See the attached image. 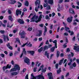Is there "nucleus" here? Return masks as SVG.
<instances>
[{
    "mask_svg": "<svg viewBox=\"0 0 79 79\" xmlns=\"http://www.w3.org/2000/svg\"><path fill=\"white\" fill-rule=\"evenodd\" d=\"M16 41H17V42H18L19 43V44L20 45H21V43L20 42V41H19V39L16 38Z\"/></svg>",
    "mask_w": 79,
    "mask_h": 79,
    "instance_id": "35",
    "label": "nucleus"
},
{
    "mask_svg": "<svg viewBox=\"0 0 79 79\" xmlns=\"http://www.w3.org/2000/svg\"><path fill=\"white\" fill-rule=\"evenodd\" d=\"M24 12H23L22 14L21 15V18H22L23 17V16H24Z\"/></svg>",
    "mask_w": 79,
    "mask_h": 79,
    "instance_id": "58",
    "label": "nucleus"
},
{
    "mask_svg": "<svg viewBox=\"0 0 79 79\" xmlns=\"http://www.w3.org/2000/svg\"><path fill=\"white\" fill-rule=\"evenodd\" d=\"M38 79H44V77L42 76H40V75H38L36 76Z\"/></svg>",
    "mask_w": 79,
    "mask_h": 79,
    "instance_id": "14",
    "label": "nucleus"
},
{
    "mask_svg": "<svg viewBox=\"0 0 79 79\" xmlns=\"http://www.w3.org/2000/svg\"><path fill=\"white\" fill-rule=\"evenodd\" d=\"M46 19H49V16L48 15H46Z\"/></svg>",
    "mask_w": 79,
    "mask_h": 79,
    "instance_id": "60",
    "label": "nucleus"
},
{
    "mask_svg": "<svg viewBox=\"0 0 79 79\" xmlns=\"http://www.w3.org/2000/svg\"><path fill=\"white\" fill-rule=\"evenodd\" d=\"M58 64H56V69H58Z\"/></svg>",
    "mask_w": 79,
    "mask_h": 79,
    "instance_id": "55",
    "label": "nucleus"
},
{
    "mask_svg": "<svg viewBox=\"0 0 79 79\" xmlns=\"http://www.w3.org/2000/svg\"><path fill=\"white\" fill-rule=\"evenodd\" d=\"M36 7L35 8V10L36 12L39 11V9L40 8V0H37L35 2Z\"/></svg>",
    "mask_w": 79,
    "mask_h": 79,
    "instance_id": "2",
    "label": "nucleus"
},
{
    "mask_svg": "<svg viewBox=\"0 0 79 79\" xmlns=\"http://www.w3.org/2000/svg\"><path fill=\"white\" fill-rule=\"evenodd\" d=\"M37 67L35 68H34L33 69V71L34 72H36V71H37Z\"/></svg>",
    "mask_w": 79,
    "mask_h": 79,
    "instance_id": "42",
    "label": "nucleus"
},
{
    "mask_svg": "<svg viewBox=\"0 0 79 79\" xmlns=\"http://www.w3.org/2000/svg\"><path fill=\"white\" fill-rule=\"evenodd\" d=\"M61 72V68H59V70L57 71V74H60V73Z\"/></svg>",
    "mask_w": 79,
    "mask_h": 79,
    "instance_id": "29",
    "label": "nucleus"
},
{
    "mask_svg": "<svg viewBox=\"0 0 79 79\" xmlns=\"http://www.w3.org/2000/svg\"><path fill=\"white\" fill-rule=\"evenodd\" d=\"M14 68L11 69L10 70V71H16V70L19 71L20 70V67L19 65L16 64L14 66Z\"/></svg>",
    "mask_w": 79,
    "mask_h": 79,
    "instance_id": "3",
    "label": "nucleus"
},
{
    "mask_svg": "<svg viewBox=\"0 0 79 79\" xmlns=\"http://www.w3.org/2000/svg\"><path fill=\"white\" fill-rule=\"evenodd\" d=\"M32 27H29L28 29H27V30L29 31H31L32 30Z\"/></svg>",
    "mask_w": 79,
    "mask_h": 79,
    "instance_id": "37",
    "label": "nucleus"
},
{
    "mask_svg": "<svg viewBox=\"0 0 79 79\" xmlns=\"http://www.w3.org/2000/svg\"><path fill=\"white\" fill-rule=\"evenodd\" d=\"M1 57H2V58H4V57H5V55L3 54H1Z\"/></svg>",
    "mask_w": 79,
    "mask_h": 79,
    "instance_id": "44",
    "label": "nucleus"
},
{
    "mask_svg": "<svg viewBox=\"0 0 79 79\" xmlns=\"http://www.w3.org/2000/svg\"><path fill=\"white\" fill-rule=\"evenodd\" d=\"M74 50H76V51H79V46H74Z\"/></svg>",
    "mask_w": 79,
    "mask_h": 79,
    "instance_id": "19",
    "label": "nucleus"
},
{
    "mask_svg": "<svg viewBox=\"0 0 79 79\" xmlns=\"http://www.w3.org/2000/svg\"><path fill=\"white\" fill-rule=\"evenodd\" d=\"M52 42L53 44H55V46L56 47V48H57V41L56 40H55L54 41H53Z\"/></svg>",
    "mask_w": 79,
    "mask_h": 79,
    "instance_id": "17",
    "label": "nucleus"
},
{
    "mask_svg": "<svg viewBox=\"0 0 79 79\" xmlns=\"http://www.w3.org/2000/svg\"><path fill=\"white\" fill-rule=\"evenodd\" d=\"M60 52L57 51V53H56V56H57V57H58L60 55Z\"/></svg>",
    "mask_w": 79,
    "mask_h": 79,
    "instance_id": "32",
    "label": "nucleus"
},
{
    "mask_svg": "<svg viewBox=\"0 0 79 79\" xmlns=\"http://www.w3.org/2000/svg\"><path fill=\"white\" fill-rule=\"evenodd\" d=\"M25 5L27 6H29V2L27 1H25Z\"/></svg>",
    "mask_w": 79,
    "mask_h": 79,
    "instance_id": "25",
    "label": "nucleus"
},
{
    "mask_svg": "<svg viewBox=\"0 0 79 79\" xmlns=\"http://www.w3.org/2000/svg\"><path fill=\"white\" fill-rule=\"evenodd\" d=\"M36 78H37V76H36V77H34V78H31V79H36Z\"/></svg>",
    "mask_w": 79,
    "mask_h": 79,
    "instance_id": "64",
    "label": "nucleus"
},
{
    "mask_svg": "<svg viewBox=\"0 0 79 79\" xmlns=\"http://www.w3.org/2000/svg\"><path fill=\"white\" fill-rule=\"evenodd\" d=\"M31 44V43L29 42H28L26 43H25V44H23V45H22L21 47H25V45H27V46H28L29 47H31L32 46V44Z\"/></svg>",
    "mask_w": 79,
    "mask_h": 79,
    "instance_id": "6",
    "label": "nucleus"
},
{
    "mask_svg": "<svg viewBox=\"0 0 79 79\" xmlns=\"http://www.w3.org/2000/svg\"><path fill=\"white\" fill-rule=\"evenodd\" d=\"M63 1V0H59V3H62Z\"/></svg>",
    "mask_w": 79,
    "mask_h": 79,
    "instance_id": "62",
    "label": "nucleus"
},
{
    "mask_svg": "<svg viewBox=\"0 0 79 79\" xmlns=\"http://www.w3.org/2000/svg\"><path fill=\"white\" fill-rule=\"evenodd\" d=\"M18 3L19 4V5L18 6V7L19 8H20V7H21V6H22V4H21V3L19 2H18Z\"/></svg>",
    "mask_w": 79,
    "mask_h": 79,
    "instance_id": "31",
    "label": "nucleus"
},
{
    "mask_svg": "<svg viewBox=\"0 0 79 79\" xmlns=\"http://www.w3.org/2000/svg\"><path fill=\"white\" fill-rule=\"evenodd\" d=\"M55 48H56V47L55 46L51 48L50 51L51 52H54L55 50Z\"/></svg>",
    "mask_w": 79,
    "mask_h": 79,
    "instance_id": "20",
    "label": "nucleus"
},
{
    "mask_svg": "<svg viewBox=\"0 0 79 79\" xmlns=\"http://www.w3.org/2000/svg\"><path fill=\"white\" fill-rule=\"evenodd\" d=\"M48 75L49 77V79H53V75H52V73H48Z\"/></svg>",
    "mask_w": 79,
    "mask_h": 79,
    "instance_id": "11",
    "label": "nucleus"
},
{
    "mask_svg": "<svg viewBox=\"0 0 79 79\" xmlns=\"http://www.w3.org/2000/svg\"><path fill=\"white\" fill-rule=\"evenodd\" d=\"M64 35L65 36V35L66 36H68V33H67V32H65L64 33Z\"/></svg>",
    "mask_w": 79,
    "mask_h": 79,
    "instance_id": "48",
    "label": "nucleus"
},
{
    "mask_svg": "<svg viewBox=\"0 0 79 79\" xmlns=\"http://www.w3.org/2000/svg\"><path fill=\"white\" fill-rule=\"evenodd\" d=\"M66 51L67 52H70L69 48H67Z\"/></svg>",
    "mask_w": 79,
    "mask_h": 79,
    "instance_id": "53",
    "label": "nucleus"
},
{
    "mask_svg": "<svg viewBox=\"0 0 79 79\" xmlns=\"http://www.w3.org/2000/svg\"><path fill=\"white\" fill-rule=\"evenodd\" d=\"M18 21L20 24H23L24 23V22L23 19H18Z\"/></svg>",
    "mask_w": 79,
    "mask_h": 79,
    "instance_id": "9",
    "label": "nucleus"
},
{
    "mask_svg": "<svg viewBox=\"0 0 79 79\" xmlns=\"http://www.w3.org/2000/svg\"><path fill=\"white\" fill-rule=\"evenodd\" d=\"M44 65H42L41 67H40V68L38 70V72H39L40 70H41L43 73H45L46 72L47 70V68H45L44 69Z\"/></svg>",
    "mask_w": 79,
    "mask_h": 79,
    "instance_id": "5",
    "label": "nucleus"
},
{
    "mask_svg": "<svg viewBox=\"0 0 79 79\" xmlns=\"http://www.w3.org/2000/svg\"><path fill=\"white\" fill-rule=\"evenodd\" d=\"M26 79H29L28 78V74H27L25 77Z\"/></svg>",
    "mask_w": 79,
    "mask_h": 79,
    "instance_id": "63",
    "label": "nucleus"
},
{
    "mask_svg": "<svg viewBox=\"0 0 79 79\" xmlns=\"http://www.w3.org/2000/svg\"><path fill=\"white\" fill-rule=\"evenodd\" d=\"M73 18V16H71L70 17L68 18L67 19V21L68 23H71L72 22Z\"/></svg>",
    "mask_w": 79,
    "mask_h": 79,
    "instance_id": "8",
    "label": "nucleus"
},
{
    "mask_svg": "<svg viewBox=\"0 0 79 79\" xmlns=\"http://www.w3.org/2000/svg\"><path fill=\"white\" fill-rule=\"evenodd\" d=\"M48 2L50 5H52L53 4V0H48Z\"/></svg>",
    "mask_w": 79,
    "mask_h": 79,
    "instance_id": "27",
    "label": "nucleus"
},
{
    "mask_svg": "<svg viewBox=\"0 0 79 79\" xmlns=\"http://www.w3.org/2000/svg\"><path fill=\"white\" fill-rule=\"evenodd\" d=\"M63 60H64V58L60 60V61L59 62V64L60 65H61V64L62 63H63Z\"/></svg>",
    "mask_w": 79,
    "mask_h": 79,
    "instance_id": "30",
    "label": "nucleus"
},
{
    "mask_svg": "<svg viewBox=\"0 0 79 79\" xmlns=\"http://www.w3.org/2000/svg\"><path fill=\"white\" fill-rule=\"evenodd\" d=\"M65 30H66V31H68V30H69V27H65Z\"/></svg>",
    "mask_w": 79,
    "mask_h": 79,
    "instance_id": "38",
    "label": "nucleus"
},
{
    "mask_svg": "<svg viewBox=\"0 0 79 79\" xmlns=\"http://www.w3.org/2000/svg\"><path fill=\"white\" fill-rule=\"evenodd\" d=\"M7 45V47H8V48H9V47L10 46V43H8L7 44H6Z\"/></svg>",
    "mask_w": 79,
    "mask_h": 79,
    "instance_id": "49",
    "label": "nucleus"
},
{
    "mask_svg": "<svg viewBox=\"0 0 79 79\" xmlns=\"http://www.w3.org/2000/svg\"><path fill=\"white\" fill-rule=\"evenodd\" d=\"M44 35H46V33L47 32V28L46 26H45L44 27Z\"/></svg>",
    "mask_w": 79,
    "mask_h": 79,
    "instance_id": "16",
    "label": "nucleus"
},
{
    "mask_svg": "<svg viewBox=\"0 0 79 79\" xmlns=\"http://www.w3.org/2000/svg\"><path fill=\"white\" fill-rule=\"evenodd\" d=\"M12 26H13V25H12L11 26H10V25L9 24H7V27H11Z\"/></svg>",
    "mask_w": 79,
    "mask_h": 79,
    "instance_id": "54",
    "label": "nucleus"
},
{
    "mask_svg": "<svg viewBox=\"0 0 79 79\" xmlns=\"http://www.w3.org/2000/svg\"><path fill=\"white\" fill-rule=\"evenodd\" d=\"M48 48H51L52 47V44H49L48 46Z\"/></svg>",
    "mask_w": 79,
    "mask_h": 79,
    "instance_id": "52",
    "label": "nucleus"
},
{
    "mask_svg": "<svg viewBox=\"0 0 79 79\" xmlns=\"http://www.w3.org/2000/svg\"><path fill=\"white\" fill-rule=\"evenodd\" d=\"M42 16H43V18H44V16L42 15H40L38 19V16H36V15H35L31 19V20L30 22H35L36 23H37L38 22L40 21L41 19L42 18ZM37 19L38 20H37Z\"/></svg>",
    "mask_w": 79,
    "mask_h": 79,
    "instance_id": "1",
    "label": "nucleus"
},
{
    "mask_svg": "<svg viewBox=\"0 0 79 79\" xmlns=\"http://www.w3.org/2000/svg\"><path fill=\"white\" fill-rule=\"evenodd\" d=\"M30 60L27 57H26L24 59V61L26 63H27V64H30V62H29Z\"/></svg>",
    "mask_w": 79,
    "mask_h": 79,
    "instance_id": "7",
    "label": "nucleus"
},
{
    "mask_svg": "<svg viewBox=\"0 0 79 79\" xmlns=\"http://www.w3.org/2000/svg\"><path fill=\"white\" fill-rule=\"evenodd\" d=\"M2 37H3L4 41H5V42L6 41V39L7 40V41H9V38H8V36H6L5 35H3Z\"/></svg>",
    "mask_w": 79,
    "mask_h": 79,
    "instance_id": "10",
    "label": "nucleus"
},
{
    "mask_svg": "<svg viewBox=\"0 0 79 79\" xmlns=\"http://www.w3.org/2000/svg\"><path fill=\"white\" fill-rule=\"evenodd\" d=\"M39 26L41 27H44V24H40L39 25Z\"/></svg>",
    "mask_w": 79,
    "mask_h": 79,
    "instance_id": "50",
    "label": "nucleus"
},
{
    "mask_svg": "<svg viewBox=\"0 0 79 79\" xmlns=\"http://www.w3.org/2000/svg\"><path fill=\"white\" fill-rule=\"evenodd\" d=\"M5 31L4 30H0V33H1V34H4V33H5Z\"/></svg>",
    "mask_w": 79,
    "mask_h": 79,
    "instance_id": "34",
    "label": "nucleus"
},
{
    "mask_svg": "<svg viewBox=\"0 0 79 79\" xmlns=\"http://www.w3.org/2000/svg\"><path fill=\"white\" fill-rule=\"evenodd\" d=\"M7 68L10 69V68H11V65H10L9 66V64H7Z\"/></svg>",
    "mask_w": 79,
    "mask_h": 79,
    "instance_id": "40",
    "label": "nucleus"
},
{
    "mask_svg": "<svg viewBox=\"0 0 79 79\" xmlns=\"http://www.w3.org/2000/svg\"><path fill=\"white\" fill-rule=\"evenodd\" d=\"M75 39H76V37L75 36H74L72 40H73V41H75Z\"/></svg>",
    "mask_w": 79,
    "mask_h": 79,
    "instance_id": "56",
    "label": "nucleus"
},
{
    "mask_svg": "<svg viewBox=\"0 0 79 79\" xmlns=\"http://www.w3.org/2000/svg\"><path fill=\"white\" fill-rule=\"evenodd\" d=\"M73 67H76V63L74 62V63H73Z\"/></svg>",
    "mask_w": 79,
    "mask_h": 79,
    "instance_id": "39",
    "label": "nucleus"
},
{
    "mask_svg": "<svg viewBox=\"0 0 79 79\" xmlns=\"http://www.w3.org/2000/svg\"><path fill=\"white\" fill-rule=\"evenodd\" d=\"M46 45L49 44V42H48V40H47L46 42Z\"/></svg>",
    "mask_w": 79,
    "mask_h": 79,
    "instance_id": "45",
    "label": "nucleus"
},
{
    "mask_svg": "<svg viewBox=\"0 0 79 79\" xmlns=\"http://www.w3.org/2000/svg\"><path fill=\"white\" fill-rule=\"evenodd\" d=\"M50 6L49 5L48 6L47 5L46 7V9L47 10H50Z\"/></svg>",
    "mask_w": 79,
    "mask_h": 79,
    "instance_id": "36",
    "label": "nucleus"
},
{
    "mask_svg": "<svg viewBox=\"0 0 79 79\" xmlns=\"http://www.w3.org/2000/svg\"><path fill=\"white\" fill-rule=\"evenodd\" d=\"M10 1L11 2V4H14L16 2V1L15 0H10Z\"/></svg>",
    "mask_w": 79,
    "mask_h": 79,
    "instance_id": "23",
    "label": "nucleus"
},
{
    "mask_svg": "<svg viewBox=\"0 0 79 79\" xmlns=\"http://www.w3.org/2000/svg\"><path fill=\"white\" fill-rule=\"evenodd\" d=\"M76 22H77V23H79V20L77 19H76L75 20H74L73 22H73V25H77V23L76 22Z\"/></svg>",
    "mask_w": 79,
    "mask_h": 79,
    "instance_id": "13",
    "label": "nucleus"
},
{
    "mask_svg": "<svg viewBox=\"0 0 79 79\" xmlns=\"http://www.w3.org/2000/svg\"><path fill=\"white\" fill-rule=\"evenodd\" d=\"M63 24L64 26L65 27H67L66 26V24H67L66 23H65L63 22Z\"/></svg>",
    "mask_w": 79,
    "mask_h": 79,
    "instance_id": "57",
    "label": "nucleus"
},
{
    "mask_svg": "<svg viewBox=\"0 0 79 79\" xmlns=\"http://www.w3.org/2000/svg\"><path fill=\"white\" fill-rule=\"evenodd\" d=\"M66 44H67V43H65L63 45L64 47V48H65V47H67V45H66Z\"/></svg>",
    "mask_w": 79,
    "mask_h": 79,
    "instance_id": "51",
    "label": "nucleus"
},
{
    "mask_svg": "<svg viewBox=\"0 0 79 79\" xmlns=\"http://www.w3.org/2000/svg\"><path fill=\"white\" fill-rule=\"evenodd\" d=\"M11 76H16L18 74V73L17 72H13L11 73Z\"/></svg>",
    "mask_w": 79,
    "mask_h": 79,
    "instance_id": "22",
    "label": "nucleus"
},
{
    "mask_svg": "<svg viewBox=\"0 0 79 79\" xmlns=\"http://www.w3.org/2000/svg\"><path fill=\"white\" fill-rule=\"evenodd\" d=\"M3 42L2 40L0 39V45H1L2 44H3Z\"/></svg>",
    "mask_w": 79,
    "mask_h": 79,
    "instance_id": "46",
    "label": "nucleus"
},
{
    "mask_svg": "<svg viewBox=\"0 0 79 79\" xmlns=\"http://www.w3.org/2000/svg\"><path fill=\"white\" fill-rule=\"evenodd\" d=\"M6 69H8V68L7 66H4L3 68V69L4 71H5Z\"/></svg>",
    "mask_w": 79,
    "mask_h": 79,
    "instance_id": "33",
    "label": "nucleus"
},
{
    "mask_svg": "<svg viewBox=\"0 0 79 79\" xmlns=\"http://www.w3.org/2000/svg\"><path fill=\"white\" fill-rule=\"evenodd\" d=\"M27 52H28V53H30L31 54V55H32V56H33V55H34V54L35 53V52L34 51H27Z\"/></svg>",
    "mask_w": 79,
    "mask_h": 79,
    "instance_id": "15",
    "label": "nucleus"
},
{
    "mask_svg": "<svg viewBox=\"0 0 79 79\" xmlns=\"http://www.w3.org/2000/svg\"><path fill=\"white\" fill-rule=\"evenodd\" d=\"M19 35H21V39H24L25 38V35L26 33L23 31L21 30L19 33Z\"/></svg>",
    "mask_w": 79,
    "mask_h": 79,
    "instance_id": "4",
    "label": "nucleus"
},
{
    "mask_svg": "<svg viewBox=\"0 0 79 79\" xmlns=\"http://www.w3.org/2000/svg\"><path fill=\"white\" fill-rule=\"evenodd\" d=\"M8 48H9V49H10V50H12L13 49V48L11 46H9Z\"/></svg>",
    "mask_w": 79,
    "mask_h": 79,
    "instance_id": "59",
    "label": "nucleus"
},
{
    "mask_svg": "<svg viewBox=\"0 0 79 79\" xmlns=\"http://www.w3.org/2000/svg\"><path fill=\"white\" fill-rule=\"evenodd\" d=\"M9 20H10L11 21H13V19L12 18V17L11 16H9Z\"/></svg>",
    "mask_w": 79,
    "mask_h": 79,
    "instance_id": "28",
    "label": "nucleus"
},
{
    "mask_svg": "<svg viewBox=\"0 0 79 79\" xmlns=\"http://www.w3.org/2000/svg\"><path fill=\"white\" fill-rule=\"evenodd\" d=\"M49 55V53L47 52V51H45V56H47V55Z\"/></svg>",
    "mask_w": 79,
    "mask_h": 79,
    "instance_id": "41",
    "label": "nucleus"
},
{
    "mask_svg": "<svg viewBox=\"0 0 79 79\" xmlns=\"http://www.w3.org/2000/svg\"><path fill=\"white\" fill-rule=\"evenodd\" d=\"M44 44V43H41L40 45L39 46V48H40V47L42 46Z\"/></svg>",
    "mask_w": 79,
    "mask_h": 79,
    "instance_id": "47",
    "label": "nucleus"
},
{
    "mask_svg": "<svg viewBox=\"0 0 79 79\" xmlns=\"http://www.w3.org/2000/svg\"><path fill=\"white\" fill-rule=\"evenodd\" d=\"M48 46L46 45L43 48V51L44 52V51L46 50H48Z\"/></svg>",
    "mask_w": 79,
    "mask_h": 79,
    "instance_id": "18",
    "label": "nucleus"
},
{
    "mask_svg": "<svg viewBox=\"0 0 79 79\" xmlns=\"http://www.w3.org/2000/svg\"><path fill=\"white\" fill-rule=\"evenodd\" d=\"M39 34L38 35H36V36L39 37L41 35H42V31L41 30H40L39 31Z\"/></svg>",
    "mask_w": 79,
    "mask_h": 79,
    "instance_id": "24",
    "label": "nucleus"
},
{
    "mask_svg": "<svg viewBox=\"0 0 79 79\" xmlns=\"http://www.w3.org/2000/svg\"><path fill=\"white\" fill-rule=\"evenodd\" d=\"M69 12L71 13H72V14H74V15L75 14V13H74V10L72 8H70L69 9Z\"/></svg>",
    "mask_w": 79,
    "mask_h": 79,
    "instance_id": "21",
    "label": "nucleus"
},
{
    "mask_svg": "<svg viewBox=\"0 0 79 79\" xmlns=\"http://www.w3.org/2000/svg\"><path fill=\"white\" fill-rule=\"evenodd\" d=\"M60 10H61V8H60V7L59 6L57 8V11H60Z\"/></svg>",
    "mask_w": 79,
    "mask_h": 79,
    "instance_id": "43",
    "label": "nucleus"
},
{
    "mask_svg": "<svg viewBox=\"0 0 79 79\" xmlns=\"http://www.w3.org/2000/svg\"><path fill=\"white\" fill-rule=\"evenodd\" d=\"M21 12H22L21 11V10H17L16 11V15L17 16L19 15V14L20 15H21Z\"/></svg>",
    "mask_w": 79,
    "mask_h": 79,
    "instance_id": "12",
    "label": "nucleus"
},
{
    "mask_svg": "<svg viewBox=\"0 0 79 79\" xmlns=\"http://www.w3.org/2000/svg\"><path fill=\"white\" fill-rule=\"evenodd\" d=\"M43 50V47H41L39 49H38V52L39 53H40Z\"/></svg>",
    "mask_w": 79,
    "mask_h": 79,
    "instance_id": "26",
    "label": "nucleus"
},
{
    "mask_svg": "<svg viewBox=\"0 0 79 79\" xmlns=\"http://www.w3.org/2000/svg\"><path fill=\"white\" fill-rule=\"evenodd\" d=\"M39 61H37L36 62V64H35L36 66H37V64H39Z\"/></svg>",
    "mask_w": 79,
    "mask_h": 79,
    "instance_id": "61",
    "label": "nucleus"
}]
</instances>
